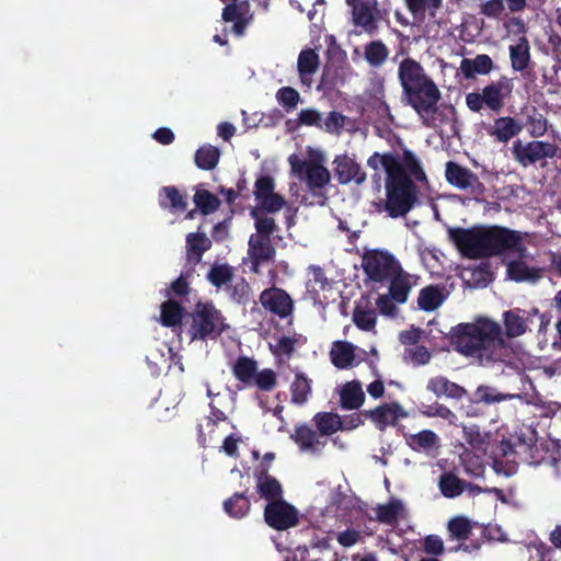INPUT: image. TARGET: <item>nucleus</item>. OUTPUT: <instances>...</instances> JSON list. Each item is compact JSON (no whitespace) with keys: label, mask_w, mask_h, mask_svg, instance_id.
<instances>
[{"label":"nucleus","mask_w":561,"mask_h":561,"mask_svg":"<svg viewBox=\"0 0 561 561\" xmlns=\"http://www.w3.org/2000/svg\"><path fill=\"white\" fill-rule=\"evenodd\" d=\"M377 313L371 308L357 305L353 311V322L363 331H371L376 327Z\"/></svg>","instance_id":"obj_47"},{"label":"nucleus","mask_w":561,"mask_h":561,"mask_svg":"<svg viewBox=\"0 0 561 561\" xmlns=\"http://www.w3.org/2000/svg\"><path fill=\"white\" fill-rule=\"evenodd\" d=\"M250 216L254 219V228L256 230V233L252 236L271 239V236L278 230L275 219L260 213V209L252 208Z\"/></svg>","instance_id":"obj_45"},{"label":"nucleus","mask_w":561,"mask_h":561,"mask_svg":"<svg viewBox=\"0 0 561 561\" xmlns=\"http://www.w3.org/2000/svg\"><path fill=\"white\" fill-rule=\"evenodd\" d=\"M447 233L459 252L472 260L527 252L524 233L503 226L449 227Z\"/></svg>","instance_id":"obj_3"},{"label":"nucleus","mask_w":561,"mask_h":561,"mask_svg":"<svg viewBox=\"0 0 561 561\" xmlns=\"http://www.w3.org/2000/svg\"><path fill=\"white\" fill-rule=\"evenodd\" d=\"M211 240L202 232H191L186 236L187 261L198 263L203 254L211 248Z\"/></svg>","instance_id":"obj_30"},{"label":"nucleus","mask_w":561,"mask_h":561,"mask_svg":"<svg viewBox=\"0 0 561 561\" xmlns=\"http://www.w3.org/2000/svg\"><path fill=\"white\" fill-rule=\"evenodd\" d=\"M232 278L233 270L228 264L213 265L207 274L208 282L217 288L228 285Z\"/></svg>","instance_id":"obj_48"},{"label":"nucleus","mask_w":561,"mask_h":561,"mask_svg":"<svg viewBox=\"0 0 561 561\" xmlns=\"http://www.w3.org/2000/svg\"><path fill=\"white\" fill-rule=\"evenodd\" d=\"M409 357L414 365H426L431 360V353L427 347L423 345H416L409 350Z\"/></svg>","instance_id":"obj_62"},{"label":"nucleus","mask_w":561,"mask_h":561,"mask_svg":"<svg viewBox=\"0 0 561 561\" xmlns=\"http://www.w3.org/2000/svg\"><path fill=\"white\" fill-rule=\"evenodd\" d=\"M257 368L259 364L253 357L241 355L234 360L231 371L234 378L242 385L239 389L252 387Z\"/></svg>","instance_id":"obj_24"},{"label":"nucleus","mask_w":561,"mask_h":561,"mask_svg":"<svg viewBox=\"0 0 561 561\" xmlns=\"http://www.w3.org/2000/svg\"><path fill=\"white\" fill-rule=\"evenodd\" d=\"M244 492H236L222 503L225 513L231 518L241 519L245 517L251 510V502Z\"/></svg>","instance_id":"obj_29"},{"label":"nucleus","mask_w":561,"mask_h":561,"mask_svg":"<svg viewBox=\"0 0 561 561\" xmlns=\"http://www.w3.org/2000/svg\"><path fill=\"white\" fill-rule=\"evenodd\" d=\"M193 201L196 208L205 216L216 211L221 204L216 195L204 188L196 190Z\"/></svg>","instance_id":"obj_46"},{"label":"nucleus","mask_w":561,"mask_h":561,"mask_svg":"<svg viewBox=\"0 0 561 561\" xmlns=\"http://www.w3.org/2000/svg\"><path fill=\"white\" fill-rule=\"evenodd\" d=\"M252 386H256L261 391L270 392L277 386V374L271 368L257 369Z\"/></svg>","instance_id":"obj_51"},{"label":"nucleus","mask_w":561,"mask_h":561,"mask_svg":"<svg viewBox=\"0 0 561 561\" xmlns=\"http://www.w3.org/2000/svg\"><path fill=\"white\" fill-rule=\"evenodd\" d=\"M160 322L165 328L180 325L184 316L182 305L173 299H168L161 304Z\"/></svg>","instance_id":"obj_37"},{"label":"nucleus","mask_w":561,"mask_h":561,"mask_svg":"<svg viewBox=\"0 0 561 561\" xmlns=\"http://www.w3.org/2000/svg\"><path fill=\"white\" fill-rule=\"evenodd\" d=\"M190 317L187 333L191 341L216 340L227 328L225 317L210 301H198Z\"/></svg>","instance_id":"obj_5"},{"label":"nucleus","mask_w":561,"mask_h":561,"mask_svg":"<svg viewBox=\"0 0 561 561\" xmlns=\"http://www.w3.org/2000/svg\"><path fill=\"white\" fill-rule=\"evenodd\" d=\"M389 53L381 39L371 41L364 46V58L371 68H380L388 59Z\"/></svg>","instance_id":"obj_36"},{"label":"nucleus","mask_w":561,"mask_h":561,"mask_svg":"<svg viewBox=\"0 0 561 561\" xmlns=\"http://www.w3.org/2000/svg\"><path fill=\"white\" fill-rule=\"evenodd\" d=\"M334 175L342 185L354 183L362 185L367 179L362 165L347 154H339L333 160Z\"/></svg>","instance_id":"obj_15"},{"label":"nucleus","mask_w":561,"mask_h":561,"mask_svg":"<svg viewBox=\"0 0 561 561\" xmlns=\"http://www.w3.org/2000/svg\"><path fill=\"white\" fill-rule=\"evenodd\" d=\"M514 89L512 78L505 76L486 84L481 92H470L466 95V105L473 113H480L486 107L493 113H500L505 101L511 98Z\"/></svg>","instance_id":"obj_6"},{"label":"nucleus","mask_w":561,"mask_h":561,"mask_svg":"<svg viewBox=\"0 0 561 561\" xmlns=\"http://www.w3.org/2000/svg\"><path fill=\"white\" fill-rule=\"evenodd\" d=\"M259 301L264 310L279 319H286L294 312V300L290 295L285 289L276 286L264 289Z\"/></svg>","instance_id":"obj_13"},{"label":"nucleus","mask_w":561,"mask_h":561,"mask_svg":"<svg viewBox=\"0 0 561 561\" xmlns=\"http://www.w3.org/2000/svg\"><path fill=\"white\" fill-rule=\"evenodd\" d=\"M507 398H510L508 394L501 393L490 386H479L474 391V401L485 404L499 403L505 401Z\"/></svg>","instance_id":"obj_52"},{"label":"nucleus","mask_w":561,"mask_h":561,"mask_svg":"<svg viewBox=\"0 0 561 561\" xmlns=\"http://www.w3.org/2000/svg\"><path fill=\"white\" fill-rule=\"evenodd\" d=\"M248 244V254L251 260V271L259 273L261 264L274 260L276 250L271 239L261 238L260 236H250Z\"/></svg>","instance_id":"obj_18"},{"label":"nucleus","mask_w":561,"mask_h":561,"mask_svg":"<svg viewBox=\"0 0 561 561\" xmlns=\"http://www.w3.org/2000/svg\"><path fill=\"white\" fill-rule=\"evenodd\" d=\"M423 414L428 417H442L443 420L448 421L449 423H453L456 419V414L446 405L434 402L433 404L426 405L425 410L423 411Z\"/></svg>","instance_id":"obj_57"},{"label":"nucleus","mask_w":561,"mask_h":561,"mask_svg":"<svg viewBox=\"0 0 561 561\" xmlns=\"http://www.w3.org/2000/svg\"><path fill=\"white\" fill-rule=\"evenodd\" d=\"M524 125L512 116H501L486 127V134L496 142L507 144L522 133Z\"/></svg>","instance_id":"obj_19"},{"label":"nucleus","mask_w":561,"mask_h":561,"mask_svg":"<svg viewBox=\"0 0 561 561\" xmlns=\"http://www.w3.org/2000/svg\"><path fill=\"white\" fill-rule=\"evenodd\" d=\"M510 59L515 71L525 70L530 61V46L525 36H520L515 45L510 46Z\"/></svg>","instance_id":"obj_33"},{"label":"nucleus","mask_w":561,"mask_h":561,"mask_svg":"<svg viewBox=\"0 0 561 561\" xmlns=\"http://www.w3.org/2000/svg\"><path fill=\"white\" fill-rule=\"evenodd\" d=\"M276 101L287 113H290L297 107L300 94L291 87H283L276 92Z\"/></svg>","instance_id":"obj_50"},{"label":"nucleus","mask_w":561,"mask_h":561,"mask_svg":"<svg viewBox=\"0 0 561 561\" xmlns=\"http://www.w3.org/2000/svg\"><path fill=\"white\" fill-rule=\"evenodd\" d=\"M345 116L339 112L332 111L324 121V129L331 134H340L344 128Z\"/></svg>","instance_id":"obj_59"},{"label":"nucleus","mask_w":561,"mask_h":561,"mask_svg":"<svg viewBox=\"0 0 561 561\" xmlns=\"http://www.w3.org/2000/svg\"><path fill=\"white\" fill-rule=\"evenodd\" d=\"M385 283L389 285L388 294L390 295V298H392L397 304L407 302L412 287L416 284L413 276L405 272L402 266Z\"/></svg>","instance_id":"obj_21"},{"label":"nucleus","mask_w":561,"mask_h":561,"mask_svg":"<svg viewBox=\"0 0 561 561\" xmlns=\"http://www.w3.org/2000/svg\"><path fill=\"white\" fill-rule=\"evenodd\" d=\"M364 413L379 430H385L389 425L393 426L400 417L408 415L398 402L383 403L375 409L365 410Z\"/></svg>","instance_id":"obj_17"},{"label":"nucleus","mask_w":561,"mask_h":561,"mask_svg":"<svg viewBox=\"0 0 561 561\" xmlns=\"http://www.w3.org/2000/svg\"><path fill=\"white\" fill-rule=\"evenodd\" d=\"M401 266L399 260L387 250H366L362 256L363 271L375 283H385Z\"/></svg>","instance_id":"obj_7"},{"label":"nucleus","mask_w":561,"mask_h":561,"mask_svg":"<svg viewBox=\"0 0 561 561\" xmlns=\"http://www.w3.org/2000/svg\"><path fill=\"white\" fill-rule=\"evenodd\" d=\"M407 103L420 115L423 124L431 126L428 111H432L442 98L440 91L432 78L403 92Z\"/></svg>","instance_id":"obj_8"},{"label":"nucleus","mask_w":561,"mask_h":561,"mask_svg":"<svg viewBox=\"0 0 561 561\" xmlns=\"http://www.w3.org/2000/svg\"><path fill=\"white\" fill-rule=\"evenodd\" d=\"M229 236V219H225L220 222H217L211 230V238L220 243L225 241Z\"/></svg>","instance_id":"obj_64"},{"label":"nucleus","mask_w":561,"mask_h":561,"mask_svg":"<svg viewBox=\"0 0 561 561\" xmlns=\"http://www.w3.org/2000/svg\"><path fill=\"white\" fill-rule=\"evenodd\" d=\"M351 8L352 22L368 34H375L378 30L379 10L377 0H346Z\"/></svg>","instance_id":"obj_12"},{"label":"nucleus","mask_w":561,"mask_h":561,"mask_svg":"<svg viewBox=\"0 0 561 561\" xmlns=\"http://www.w3.org/2000/svg\"><path fill=\"white\" fill-rule=\"evenodd\" d=\"M291 439L299 446L302 451L319 453L327 442L319 440L318 434L307 424H299L295 426V432Z\"/></svg>","instance_id":"obj_25"},{"label":"nucleus","mask_w":561,"mask_h":561,"mask_svg":"<svg viewBox=\"0 0 561 561\" xmlns=\"http://www.w3.org/2000/svg\"><path fill=\"white\" fill-rule=\"evenodd\" d=\"M403 511L404 506L402 502L398 499H391L386 504L377 505V507L375 508V519L381 524L392 526L398 523L399 516L403 513Z\"/></svg>","instance_id":"obj_35"},{"label":"nucleus","mask_w":561,"mask_h":561,"mask_svg":"<svg viewBox=\"0 0 561 561\" xmlns=\"http://www.w3.org/2000/svg\"><path fill=\"white\" fill-rule=\"evenodd\" d=\"M523 114L526 116L525 125L528 127L531 137L538 138L547 133V118L536 106L530 105L523 107Z\"/></svg>","instance_id":"obj_34"},{"label":"nucleus","mask_w":561,"mask_h":561,"mask_svg":"<svg viewBox=\"0 0 561 561\" xmlns=\"http://www.w3.org/2000/svg\"><path fill=\"white\" fill-rule=\"evenodd\" d=\"M365 401V393L358 380L346 382L340 391V405L344 410H357Z\"/></svg>","instance_id":"obj_28"},{"label":"nucleus","mask_w":561,"mask_h":561,"mask_svg":"<svg viewBox=\"0 0 561 561\" xmlns=\"http://www.w3.org/2000/svg\"><path fill=\"white\" fill-rule=\"evenodd\" d=\"M298 125L322 127L321 114L313 108L301 110L298 114Z\"/></svg>","instance_id":"obj_60"},{"label":"nucleus","mask_w":561,"mask_h":561,"mask_svg":"<svg viewBox=\"0 0 561 561\" xmlns=\"http://www.w3.org/2000/svg\"><path fill=\"white\" fill-rule=\"evenodd\" d=\"M426 389L436 397H447L455 400H460L467 394V390L462 386L450 381L444 376L431 378Z\"/></svg>","instance_id":"obj_23"},{"label":"nucleus","mask_w":561,"mask_h":561,"mask_svg":"<svg viewBox=\"0 0 561 561\" xmlns=\"http://www.w3.org/2000/svg\"><path fill=\"white\" fill-rule=\"evenodd\" d=\"M558 151L559 147L556 144L542 140L523 142L517 139L512 147L514 159L523 167L535 164L542 159H552Z\"/></svg>","instance_id":"obj_9"},{"label":"nucleus","mask_w":561,"mask_h":561,"mask_svg":"<svg viewBox=\"0 0 561 561\" xmlns=\"http://www.w3.org/2000/svg\"><path fill=\"white\" fill-rule=\"evenodd\" d=\"M463 439L472 448L481 450L484 449L488 444V437L480 431V427L476 424L463 426Z\"/></svg>","instance_id":"obj_53"},{"label":"nucleus","mask_w":561,"mask_h":561,"mask_svg":"<svg viewBox=\"0 0 561 561\" xmlns=\"http://www.w3.org/2000/svg\"><path fill=\"white\" fill-rule=\"evenodd\" d=\"M394 300L390 298V295H379L376 300V306L381 314L394 316L397 313V307Z\"/></svg>","instance_id":"obj_63"},{"label":"nucleus","mask_w":561,"mask_h":561,"mask_svg":"<svg viewBox=\"0 0 561 561\" xmlns=\"http://www.w3.org/2000/svg\"><path fill=\"white\" fill-rule=\"evenodd\" d=\"M444 301V296L437 286L430 285L421 289L417 298V305L421 310L434 311Z\"/></svg>","instance_id":"obj_44"},{"label":"nucleus","mask_w":561,"mask_h":561,"mask_svg":"<svg viewBox=\"0 0 561 561\" xmlns=\"http://www.w3.org/2000/svg\"><path fill=\"white\" fill-rule=\"evenodd\" d=\"M473 529V525L466 516H456L448 520L447 533L448 539L465 541L467 540Z\"/></svg>","instance_id":"obj_41"},{"label":"nucleus","mask_w":561,"mask_h":561,"mask_svg":"<svg viewBox=\"0 0 561 561\" xmlns=\"http://www.w3.org/2000/svg\"><path fill=\"white\" fill-rule=\"evenodd\" d=\"M159 204L162 208L184 211L187 208V202L184 195L175 186H163L159 193Z\"/></svg>","instance_id":"obj_39"},{"label":"nucleus","mask_w":561,"mask_h":561,"mask_svg":"<svg viewBox=\"0 0 561 561\" xmlns=\"http://www.w3.org/2000/svg\"><path fill=\"white\" fill-rule=\"evenodd\" d=\"M453 348L467 357L477 358L483 366L504 364L512 366L516 353L502 336L499 323L490 320L459 323L447 335Z\"/></svg>","instance_id":"obj_2"},{"label":"nucleus","mask_w":561,"mask_h":561,"mask_svg":"<svg viewBox=\"0 0 561 561\" xmlns=\"http://www.w3.org/2000/svg\"><path fill=\"white\" fill-rule=\"evenodd\" d=\"M407 443L414 451L428 453L432 449H437L439 447V437L432 430H423L407 437Z\"/></svg>","instance_id":"obj_32"},{"label":"nucleus","mask_w":561,"mask_h":561,"mask_svg":"<svg viewBox=\"0 0 561 561\" xmlns=\"http://www.w3.org/2000/svg\"><path fill=\"white\" fill-rule=\"evenodd\" d=\"M313 422L322 436H330L342 428L341 416L332 412H318L313 416Z\"/></svg>","instance_id":"obj_40"},{"label":"nucleus","mask_w":561,"mask_h":561,"mask_svg":"<svg viewBox=\"0 0 561 561\" xmlns=\"http://www.w3.org/2000/svg\"><path fill=\"white\" fill-rule=\"evenodd\" d=\"M220 159V150L211 145H204L199 147L195 152V164L197 168L210 171L215 169Z\"/></svg>","instance_id":"obj_42"},{"label":"nucleus","mask_w":561,"mask_h":561,"mask_svg":"<svg viewBox=\"0 0 561 561\" xmlns=\"http://www.w3.org/2000/svg\"><path fill=\"white\" fill-rule=\"evenodd\" d=\"M534 318H539L540 328L547 325L549 322L546 314L540 313L539 309L536 307L529 310L514 308L505 311L503 313V322L506 335L508 337L523 335L527 331L528 325L534 323Z\"/></svg>","instance_id":"obj_11"},{"label":"nucleus","mask_w":561,"mask_h":561,"mask_svg":"<svg viewBox=\"0 0 561 561\" xmlns=\"http://www.w3.org/2000/svg\"><path fill=\"white\" fill-rule=\"evenodd\" d=\"M320 65L319 55L312 48L302 49L297 59V69L302 84L310 85Z\"/></svg>","instance_id":"obj_26"},{"label":"nucleus","mask_w":561,"mask_h":561,"mask_svg":"<svg viewBox=\"0 0 561 561\" xmlns=\"http://www.w3.org/2000/svg\"><path fill=\"white\" fill-rule=\"evenodd\" d=\"M275 181L271 175H260L254 183V197L256 201L274 193Z\"/></svg>","instance_id":"obj_56"},{"label":"nucleus","mask_w":561,"mask_h":561,"mask_svg":"<svg viewBox=\"0 0 561 561\" xmlns=\"http://www.w3.org/2000/svg\"><path fill=\"white\" fill-rule=\"evenodd\" d=\"M504 9L503 0H489L481 4L480 13L491 19H499Z\"/></svg>","instance_id":"obj_61"},{"label":"nucleus","mask_w":561,"mask_h":561,"mask_svg":"<svg viewBox=\"0 0 561 561\" xmlns=\"http://www.w3.org/2000/svg\"><path fill=\"white\" fill-rule=\"evenodd\" d=\"M438 488L445 497L454 499L466 491V481L453 472H444L439 476Z\"/></svg>","instance_id":"obj_38"},{"label":"nucleus","mask_w":561,"mask_h":561,"mask_svg":"<svg viewBox=\"0 0 561 561\" xmlns=\"http://www.w3.org/2000/svg\"><path fill=\"white\" fill-rule=\"evenodd\" d=\"M312 379L305 373H296L290 383V402L294 405L301 407L306 404L312 394Z\"/></svg>","instance_id":"obj_27"},{"label":"nucleus","mask_w":561,"mask_h":561,"mask_svg":"<svg viewBox=\"0 0 561 561\" xmlns=\"http://www.w3.org/2000/svg\"><path fill=\"white\" fill-rule=\"evenodd\" d=\"M288 161L295 175L306 184L312 196L319 198V204L324 205L328 199L325 187L331 182V173L323 165V156L317 153L309 159H299L296 154H291Z\"/></svg>","instance_id":"obj_4"},{"label":"nucleus","mask_w":561,"mask_h":561,"mask_svg":"<svg viewBox=\"0 0 561 561\" xmlns=\"http://www.w3.org/2000/svg\"><path fill=\"white\" fill-rule=\"evenodd\" d=\"M332 364L339 369H345L353 366L355 354L352 343L346 341H336L330 351Z\"/></svg>","instance_id":"obj_31"},{"label":"nucleus","mask_w":561,"mask_h":561,"mask_svg":"<svg viewBox=\"0 0 561 561\" xmlns=\"http://www.w3.org/2000/svg\"><path fill=\"white\" fill-rule=\"evenodd\" d=\"M423 551L431 556H442L445 551L444 541L438 535H428L423 539Z\"/></svg>","instance_id":"obj_58"},{"label":"nucleus","mask_w":561,"mask_h":561,"mask_svg":"<svg viewBox=\"0 0 561 561\" xmlns=\"http://www.w3.org/2000/svg\"><path fill=\"white\" fill-rule=\"evenodd\" d=\"M254 478L256 481V492L262 499L266 500L267 503L283 499V486L280 482L275 477L268 474L266 468L256 469L254 471Z\"/></svg>","instance_id":"obj_22"},{"label":"nucleus","mask_w":561,"mask_h":561,"mask_svg":"<svg viewBox=\"0 0 561 561\" xmlns=\"http://www.w3.org/2000/svg\"><path fill=\"white\" fill-rule=\"evenodd\" d=\"M264 520L275 530H287L299 524V512L284 499L271 501L264 507Z\"/></svg>","instance_id":"obj_10"},{"label":"nucleus","mask_w":561,"mask_h":561,"mask_svg":"<svg viewBox=\"0 0 561 561\" xmlns=\"http://www.w3.org/2000/svg\"><path fill=\"white\" fill-rule=\"evenodd\" d=\"M398 77L403 92L430 79L422 65L410 57L400 62Z\"/></svg>","instance_id":"obj_20"},{"label":"nucleus","mask_w":561,"mask_h":561,"mask_svg":"<svg viewBox=\"0 0 561 561\" xmlns=\"http://www.w3.org/2000/svg\"><path fill=\"white\" fill-rule=\"evenodd\" d=\"M375 173L371 179L379 184L381 173L386 174V199L376 204V210L386 211L391 218L405 216L417 202V187L414 181L425 182L427 176L421 161L410 149H403L402 157L387 151L374 152L366 161Z\"/></svg>","instance_id":"obj_1"},{"label":"nucleus","mask_w":561,"mask_h":561,"mask_svg":"<svg viewBox=\"0 0 561 561\" xmlns=\"http://www.w3.org/2000/svg\"><path fill=\"white\" fill-rule=\"evenodd\" d=\"M227 291L232 301L247 305L250 301L252 289L245 278L241 277L232 285L227 286Z\"/></svg>","instance_id":"obj_49"},{"label":"nucleus","mask_w":561,"mask_h":561,"mask_svg":"<svg viewBox=\"0 0 561 561\" xmlns=\"http://www.w3.org/2000/svg\"><path fill=\"white\" fill-rule=\"evenodd\" d=\"M447 182L460 190H467L471 194L482 195L485 191L484 184L470 169L457 162L448 161L445 171Z\"/></svg>","instance_id":"obj_14"},{"label":"nucleus","mask_w":561,"mask_h":561,"mask_svg":"<svg viewBox=\"0 0 561 561\" xmlns=\"http://www.w3.org/2000/svg\"><path fill=\"white\" fill-rule=\"evenodd\" d=\"M493 68V60L489 55H478L474 59H463L461 69L466 78L473 77L474 73L488 75Z\"/></svg>","instance_id":"obj_43"},{"label":"nucleus","mask_w":561,"mask_h":561,"mask_svg":"<svg viewBox=\"0 0 561 561\" xmlns=\"http://www.w3.org/2000/svg\"><path fill=\"white\" fill-rule=\"evenodd\" d=\"M257 202L259 205L255 208L260 209V213L263 214L278 213L286 205V199L284 196L275 192Z\"/></svg>","instance_id":"obj_54"},{"label":"nucleus","mask_w":561,"mask_h":561,"mask_svg":"<svg viewBox=\"0 0 561 561\" xmlns=\"http://www.w3.org/2000/svg\"><path fill=\"white\" fill-rule=\"evenodd\" d=\"M428 115H432L433 119H438L439 124H448L456 121L457 111L453 104L436 103L434 108L428 111Z\"/></svg>","instance_id":"obj_55"},{"label":"nucleus","mask_w":561,"mask_h":561,"mask_svg":"<svg viewBox=\"0 0 561 561\" xmlns=\"http://www.w3.org/2000/svg\"><path fill=\"white\" fill-rule=\"evenodd\" d=\"M517 259L506 264V274L511 280L516 283H537L543 277V268L529 265L526 261L527 252H516Z\"/></svg>","instance_id":"obj_16"}]
</instances>
